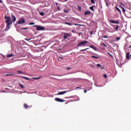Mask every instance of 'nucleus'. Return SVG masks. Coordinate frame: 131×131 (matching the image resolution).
Instances as JSON below:
<instances>
[{
    "instance_id": "nucleus-1",
    "label": "nucleus",
    "mask_w": 131,
    "mask_h": 131,
    "mask_svg": "<svg viewBox=\"0 0 131 131\" xmlns=\"http://www.w3.org/2000/svg\"><path fill=\"white\" fill-rule=\"evenodd\" d=\"M33 27H36V30L37 31H40L41 30H45V29H46V28H45V27H42L41 26H38V25L33 26Z\"/></svg>"
},
{
    "instance_id": "nucleus-2",
    "label": "nucleus",
    "mask_w": 131,
    "mask_h": 131,
    "mask_svg": "<svg viewBox=\"0 0 131 131\" xmlns=\"http://www.w3.org/2000/svg\"><path fill=\"white\" fill-rule=\"evenodd\" d=\"M5 19H6V20L5 21V23H6V24H12V23H13V21L11 19V17L10 16H5Z\"/></svg>"
},
{
    "instance_id": "nucleus-3",
    "label": "nucleus",
    "mask_w": 131,
    "mask_h": 131,
    "mask_svg": "<svg viewBox=\"0 0 131 131\" xmlns=\"http://www.w3.org/2000/svg\"><path fill=\"white\" fill-rule=\"evenodd\" d=\"M86 43H88V41H82V42H80L78 43V47H82L83 46H84V45H86Z\"/></svg>"
},
{
    "instance_id": "nucleus-4",
    "label": "nucleus",
    "mask_w": 131,
    "mask_h": 131,
    "mask_svg": "<svg viewBox=\"0 0 131 131\" xmlns=\"http://www.w3.org/2000/svg\"><path fill=\"white\" fill-rule=\"evenodd\" d=\"M25 23V19L20 18L17 21V24H24Z\"/></svg>"
},
{
    "instance_id": "nucleus-5",
    "label": "nucleus",
    "mask_w": 131,
    "mask_h": 131,
    "mask_svg": "<svg viewBox=\"0 0 131 131\" xmlns=\"http://www.w3.org/2000/svg\"><path fill=\"white\" fill-rule=\"evenodd\" d=\"M70 36V34L67 33H64L63 34V39L65 40V39H67L68 37H69Z\"/></svg>"
},
{
    "instance_id": "nucleus-6",
    "label": "nucleus",
    "mask_w": 131,
    "mask_h": 131,
    "mask_svg": "<svg viewBox=\"0 0 131 131\" xmlns=\"http://www.w3.org/2000/svg\"><path fill=\"white\" fill-rule=\"evenodd\" d=\"M55 100L56 101V102H60L61 103H63V102H65V100L59 98H55Z\"/></svg>"
},
{
    "instance_id": "nucleus-7",
    "label": "nucleus",
    "mask_w": 131,
    "mask_h": 131,
    "mask_svg": "<svg viewBox=\"0 0 131 131\" xmlns=\"http://www.w3.org/2000/svg\"><path fill=\"white\" fill-rule=\"evenodd\" d=\"M110 22L111 23H113V24H119V21H115V20H110Z\"/></svg>"
},
{
    "instance_id": "nucleus-8",
    "label": "nucleus",
    "mask_w": 131,
    "mask_h": 131,
    "mask_svg": "<svg viewBox=\"0 0 131 131\" xmlns=\"http://www.w3.org/2000/svg\"><path fill=\"white\" fill-rule=\"evenodd\" d=\"M126 41H127V42L130 43L131 42V36L126 37Z\"/></svg>"
},
{
    "instance_id": "nucleus-9",
    "label": "nucleus",
    "mask_w": 131,
    "mask_h": 131,
    "mask_svg": "<svg viewBox=\"0 0 131 131\" xmlns=\"http://www.w3.org/2000/svg\"><path fill=\"white\" fill-rule=\"evenodd\" d=\"M67 93V91H62V92H59L58 93V95H64V94H66Z\"/></svg>"
},
{
    "instance_id": "nucleus-10",
    "label": "nucleus",
    "mask_w": 131,
    "mask_h": 131,
    "mask_svg": "<svg viewBox=\"0 0 131 131\" xmlns=\"http://www.w3.org/2000/svg\"><path fill=\"white\" fill-rule=\"evenodd\" d=\"M20 77H21V78H24V79H26V80H30V78L27 77H24L23 76H21Z\"/></svg>"
},
{
    "instance_id": "nucleus-11",
    "label": "nucleus",
    "mask_w": 131,
    "mask_h": 131,
    "mask_svg": "<svg viewBox=\"0 0 131 131\" xmlns=\"http://www.w3.org/2000/svg\"><path fill=\"white\" fill-rule=\"evenodd\" d=\"M84 15H85V16H86V15H91V11H85Z\"/></svg>"
},
{
    "instance_id": "nucleus-12",
    "label": "nucleus",
    "mask_w": 131,
    "mask_h": 131,
    "mask_svg": "<svg viewBox=\"0 0 131 131\" xmlns=\"http://www.w3.org/2000/svg\"><path fill=\"white\" fill-rule=\"evenodd\" d=\"M11 24H7L6 31L10 29V25H11Z\"/></svg>"
},
{
    "instance_id": "nucleus-13",
    "label": "nucleus",
    "mask_w": 131,
    "mask_h": 131,
    "mask_svg": "<svg viewBox=\"0 0 131 131\" xmlns=\"http://www.w3.org/2000/svg\"><path fill=\"white\" fill-rule=\"evenodd\" d=\"M23 41H20L18 42L19 47H22V46H23Z\"/></svg>"
},
{
    "instance_id": "nucleus-14",
    "label": "nucleus",
    "mask_w": 131,
    "mask_h": 131,
    "mask_svg": "<svg viewBox=\"0 0 131 131\" xmlns=\"http://www.w3.org/2000/svg\"><path fill=\"white\" fill-rule=\"evenodd\" d=\"M126 58L128 60L129 59V53L127 52L126 55Z\"/></svg>"
},
{
    "instance_id": "nucleus-15",
    "label": "nucleus",
    "mask_w": 131,
    "mask_h": 131,
    "mask_svg": "<svg viewBox=\"0 0 131 131\" xmlns=\"http://www.w3.org/2000/svg\"><path fill=\"white\" fill-rule=\"evenodd\" d=\"M13 56H14V54H9L7 55V58H11V57H13Z\"/></svg>"
},
{
    "instance_id": "nucleus-16",
    "label": "nucleus",
    "mask_w": 131,
    "mask_h": 131,
    "mask_svg": "<svg viewBox=\"0 0 131 131\" xmlns=\"http://www.w3.org/2000/svg\"><path fill=\"white\" fill-rule=\"evenodd\" d=\"M90 48H91V49H93V50L97 51V48L96 47H95L93 46H90Z\"/></svg>"
},
{
    "instance_id": "nucleus-17",
    "label": "nucleus",
    "mask_w": 131,
    "mask_h": 131,
    "mask_svg": "<svg viewBox=\"0 0 131 131\" xmlns=\"http://www.w3.org/2000/svg\"><path fill=\"white\" fill-rule=\"evenodd\" d=\"M12 18L13 19V22H15V21H16V17H15V15H12Z\"/></svg>"
},
{
    "instance_id": "nucleus-18",
    "label": "nucleus",
    "mask_w": 131,
    "mask_h": 131,
    "mask_svg": "<svg viewBox=\"0 0 131 131\" xmlns=\"http://www.w3.org/2000/svg\"><path fill=\"white\" fill-rule=\"evenodd\" d=\"M118 40H120V37H117L115 39L114 41H118Z\"/></svg>"
},
{
    "instance_id": "nucleus-19",
    "label": "nucleus",
    "mask_w": 131,
    "mask_h": 131,
    "mask_svg": "<svg viewBox=\"0 0 131 131\" xmlns=\"http://www.w3.org/2000/svg\"><path fill=\"white\" fill-rule=\"evenodd\" d=\"M115 8L117 10H118V12H119V13H120V14H121V10H120V9H119L118 7H116Z\"/></svg>"
},
{
    "instance_id": "nucleus-20",
    "label": "nucleus",
    "mask_w": 131,
    "mask_h": 131,
    "mask_svg": "<svg viewBox=\"0 0 131 131\" xmlns=\"http://www.w3.org/2000/svg\"><path fill=\"white\" fill-rule=\"evenodd\" d=\"M115 8L117 10H118V12H119V13H120V14H121V10H120V9H119L118 7H116Z\"/></svg>"
},
{
    "instance_id": "nucleus-21",
    "label": "nucleus",
    "mask_w": 131,
    "mask_h": 131,
    "mask_svg": "<svg viewBox=\"0 0 131 131\" xmlns=\"http://www.w3.org/2000/svg\"><path fill=\"white\" fill-rule=\"evenodd\" d=\"M115 8L117 10H118V12H119V13H120V14H121V10H120V9H119L118 7H116Z\"/></svg>"
},
{
    "instance_id": "nucleus-22",
    "label": "nucleus",
    "mask_w": 131,
    "mask_h": 131,
    "mask_svg": "<svg viewBox=\"0 0 131 131\" xmlns=\"http://www.w3.org/2000/svg\"><path fill=\"white\" fill-rule=\"evenodd\" d=\"M91 58H94V59H99V57L95 56H94V55L92 56Z\"/></svg>"
},
{
    "instance_id": "nucleus-23",
    "label": "nucleus",
    "mask_w": 131,
    "mask_h": 131,
    "mask_svg": "<svg viewBox=\"0 0 131 131\" xmlns=\"http://www.w3.org/2000/svg\"><path fill=\"white\" fill-rule=\"evenodd\" d=\"M64 24H67V25H69L70 26H72V24L69 23L68 22H65Z\"/></svg>"
},
{
    "instance_id": "nucleus-24",
    "label": "nucleus",
    "mask_w": 131,
    "mask_h": 131,
    "mask_svg": "<svg viewBox=\"0 0 131 131\" xmlns=\"http://www.w3.org/2000/svg\"><path fill=\"white\" fill-rule=\"evenodd\" d=\"M19 85H20V88H21V89H25L24 85H23L22 84H19Z\"/></svg>"
},
{
    "instance_id": "nucleus-25",
    "label": "nucleus",
    "mask_w": 131,
    "mask_h": 131,
    "mask_svg": "<svg viewBox=\"0 0 131 131\" xmlns=\"http://www.w3.org/2000/svg\"><path fill=\"white\" fill-rule=\"evenodd\" d=\"M90 9L91 10V11H95V9H94V6L90 7Z\"/></svg>"
},
{
    "instance_id": "nucleus-26",
    "label": "nucleus",
    "mask_w": 131,
    "mask_h": 131,
    "mask_svg": "<svg viewBox=\"0 0 131 131\" xmlns=\"http://www.w3.org/2000/svg\"><path fill=\"white\" fill-rule=\"evenodd\" d=\"M119 28V26H117L116 28H115V29H116V30L118 31Z\"/></svg>"
},
{
    "instance_id": "nucleus-27",
    "label": "nucleus",
    "mask_w": 131,
    "mask_h": 131,
    "mask_svg": "<svg viewBox=\"0 0 131 131\" xmlns=\"http://www.w3.org/2000/svg\"><path fill=\"white\" fill-rule=\"evenodd\" d=\"M86 50H89V48H86L85 49L81 50L80 52H84V51H86Z\"/></svg>"
},
{
    "instance_id": "nucleus-28",
    "label": "nucleus",
    "mask_w": 131,
    "mask_h": 131,
    "mask_svg": "<svg viewBox=\"0 0 131 131\" xmlns=\"http://www.w3.org/2000/svg\"><path fill=\"white\" fill-rule=\"evenodd\" d=\"M24 107L26 108V109H27V108H28V105H27V104H25Z\"/></svg>"
},
{
    "instance_id": "nucleus-29",
    "label": "nucleus",
    "mask_w": 131,
    "mask_h": 131,
    "mask_svg": "<svg viewBox=\"0 0 131 131\" xmlns=\"http://www.w3.org/2000/svg\"><path fill=\"white\" fill-rule=\"evenodd\" d=\"M40 15H41V16H43V15H45V12H40L39 13Z\"/></svg>"
},
{
    "instance_id": "nucleus-30",
    "label": "nucleus",
    "mask_w": 131,
    "mask_h": 131,
    "mask_svg": "<svg viewBox=\"0 0 131 131\" xmlns=\"http://www.w3.org/2000/svg\"><path fill=\"white\" fill-rule=\"evenodd\" d=\"M27 29H28V28L20 29V30H26Z\"/></svg>"
},
{
    "instance_id": "nucleus-31",
    "label": "nucleus",
    "mask_w": 131,
    "mask_h": 131,
    "mask_svg": "<svg viewBox=\"0 0 131 131\" xmlns=\"http://www.w3.org/2000/svg\"><path fill=\"white\" fill-rule=\"evenodd\" d=\"M91 90H92V88H91L90 89H88L87 90H85L84 92L85 94V93H86V92H88V91H90Z\"/></svg>"
},
{
    "instance_id": "nucleus-32",
    "label": "nucleus",
    "mask_w": 131,
    "mask_h": 131,
    "mask_svg": "<svg viewBox=\"0 0 131 131\" xmlns=\"http://www.w3.org/2000/svg\"><path fill=\"white\" fill-rule=\"evenodd\" d=\"M95 1L96 0H91V3L95 4Z\"/></svg>"
},
{
    "instance_id": "nucleus-33",
    "label": "nucleus",
    "mask_w": 131,
    "mask_h": 131,
    "mask_svg": "<svg viewBox=\"0 0 131 131\" xmlns=\"http://www.w3.org/2000/svg\"><path fill=\"white\" fill-rule=\"evenodd\" d=\"M34 24H35V23H30L29 24V25H34Z\"/></svg>"
},
{
    "instance_id": "nucleus-34",
    "label": "nucleus",
    "mask_w": 131,
    "mask_h": 131,
    "mask_svg": "<svg viewBox=\"0 0 131 131\" xmlns=\"http://www.w3.org/2000/svg\"><path fill=\"white\" fill-rule=\"evenodd\" d=\"M25 40H27L28 41H30V40H31V38L29 39L25 38Z\"/></svg>"
},
{
    "instance_id": "nucleus-35",
    "label": "nucleus",
    "mask_w": 131,
    "mask_h": 131,
    "mask_svg": "<svg viewBox=\"0 0 131 131\" xmlns=\"http://www.w3.org/2000/svg\"><path fill=\"white\" fill-rule=\"evenodd\" d=\"M122 10L123 11V13H125V9H124V8H122Z\"/></svg>"
},
{
    "instance_id": "nucleus-36",
    "label": "nucleus",
    "mask_w": 131,
    "mask_h": 131,
    "mask_svg": "<svg viewBox=\"0 0 131 131\" xmlns=\"http://www.w3.org/2000/svg\"><path fill=\"white\" fill-rule=\"evenodd\" d=\"M80 35H83V33L82 32L79 33V36H80Z\"/></svg>"
},
{
    "instance_id": "nucleus-37",
    "label": "nucleus",
    "mask_w": 131,
    "mask_h": 131,
    "mask_svg": "<svg viewBox=\"0 0 131 131\" xmlns=\"http://www.w3.org/2000/svg\"><path fill=\"white\" fill-rule=\"evenodd\" d=\"M64 13H69V11L68 10H64Z\"/></svg>"
},
{
    "instance_id": "nucleus-38",
    "label": "nucleus",
    "mask_w": 131,
    "mask_h": 131,
    "mask_svg": "<svg viewBox=\"0 0 131 131\" xmlns=\"http://www.w3.org/2000/svg\"><path fill=\"white\" fill-rule=\"evenodd\" d=\"M103 77H104V78H107V75H106V74H104L103 75Z\"/></svg>"
},
{
    "instance_id": "nucleus-39",
    "label": "nucleus",
    "mask_w": 131,
    "mask_h": 131,
    "mask_svg": "<svg viewBox=\"0 0 131 131\" xmlns=\"http://www.w3.org/2000/svg\"><path fill=\"white\" fill-rule=\"evenodd\" d=\"M17 73H21L22 74H23V73H24L23 72L20 71H17Z\"/></svg>"
},
{
    "instance_id": "nucleus-40",
    "label": "nucleus",
    "mask_w": 131,
    "mask_h": 131,
    "mask_svg": "<svg viewBox=\"0 0 131 131\" xmlns=\"http://www.w3.org/2000/svg\"><path fill=\"white\" fill-rule=\"evenodd\" d=\"M33 78V79H36V80H37L38 79H39V78H38V77H36V78L34 77V78Z\"/></svg>"
},
{
    "instance_id": "nucleus-41",
    "label": "nucleus",
    "mask_w": 131,
    "mask_h": 131,
    "mask_svg": "<svg viewBox=\"0 0 131 131\" xmlns=\"http://www.w3.org/2000/svg\"><path fill=\"white\" fill-rule=\"evenodd\" d=\"M97 67H101V64L100 63H98L97 64Z\"/></svg>"
},
{
    "instance_id": "nucleus-42",
    "label": "nucleus",
    "mask_w": 131,
    "mask_h": 131,
    "mask_svg": "<svg viewBox=\"0 0 131 131\" xmlns=\"http://www.w3.org/2000/svg\"><path fill=\"white\" fill-rule=\"evenodd\" d=\"M103 38H108V37L107 36H103Z\"/></svg>"
},
{
    "instance_id": "nucleus-43",
    "label": "nucleus",
    "mask_w": 131,
    "mask_h": 131,
    "mask_svg": "<svg viewBox=\"0 0 131 131\" xmlns=\"http://www.w3.org/2000/svg\"><path fill=\"white\" fill-rule=\"evenodd\" d=\"M108 54L110 55V56L111 57V58H113V55L112 54H111L110 53H108Z\"/></svg>"
},
{
    "instance_id": "nucleus-44",
    "label": "nucleus",
    "mask_w": 131,
    "mask_h": 131,
    "mask_svg": "<svg viewBox=\"0 0 131 131\" xmlns=\"http://www.w3.org/2000/svg\"><path fill=\"white\" fill-rule=\"evenodd\" d=\"M57 9H58V11H60L61 10V9L60 8V7L59 6L57 7Z\"/></svg>"
},
{
    "instance_id": "nucleus-45",
    "label": "nucleus",
    "mask_w": 131,
    "mask_h": 131,
    "mask_svg": "<svg viewBox=\"0 0 131 131\" xmlns=\"http://www.w3.org/2000/svg\"><path fill=\"white\" fill-rule=\"evenodd\" d=\"M70 69H71V68L70 67L67 68V70H70Z\"/></svg>"
},
{
    "instance_id": "nucleus-46",
    "label": "nucleus",
    "mask_w": 131,
    "mask_h": 131,
    "mask_svg": "<svg viewBox=\"0 0 131 131\" xmlns=\"http://www.w3.org/2000/svg\"><path fill=\"white\" fill-rule=\"evenodd\" d=\"M105 4H106V6L107 7H108V3H107V2H105Z\"/></svg>"
},
{
    "instance_id": "nucleus-47",
    "label": "nucleus",
    "mask_w": 131,
    "mask_h": 131,
    "mask_svg": "<svg viewBox=\"0 0 131 131\" xmlns=\"http://www.w3.org/2000/svg\"><path fill=\"white\" fill-rule=\"evenodd\" d=\"M120 8H121V9H122V8H123V7L121 6V5L119 6Z\"/></svg>"
},
{
    "instance_id": "nucleus-48",
    "label": "nucleus",
    "mask_w": 131,
    "mask_h": 131,
    "mask_svg": "<svg viewBox=\"0 0 131 131\" xmlns=\"http://www.w3.org/2000/svg\"><path fill=\"white\" fill-rule=\"evenodd\" d=\"M109 32H111V33H113V32H114V31H109Z\"/></svg>"
},
{
    "instance_id": "nucleus-49",
    "label": "nucleus",
    "mask_w": 131,
    "mask_h": 131,
    "mask_svg": "<svg viewBox=\"0 0 131 131\" xmlns=\"http://www.w3.org/2000/svg\"><path fill=\"white\" fill-rule=\"evenodd\" d=\"M102 46H104V47H106V45H105L104 43H102Z\"/></svg>"
},
{
    "instance_id": "nucleus-50",
    "label": "nucleus",
    "mask_w": 131,
    "mask_h": 131,
    "mask_svg": "<svg viewBox=\"0 0 131 131\" xmlns=\"http://www.w3.org/2000/svg\"><path fill=\"white\" fill-rule=\"evenodd\" d=\"M41 76L38 77V78H39V79H40V78H41Z\"/></svg>"
},
{
    "instance_id": "nucleus-51",
    "label": "nucleus",
    "mask_w": 131,
    "mask_h": 131,
    "mask_svg": "<svg viewBox=\"0 0 131 131\" xmlns=\"http://www.w3.org/2000/svg\"><path fill=\"white\" fill-rule=\"evenodd\" d=\"M3 3V0H0V3Z\"/></svg>"
},
{
    "instance_id": "nucleus-52",
    "label": "nucleus",
    "mask_w": 131,
    "mask_h": 131,
    "mask_svg": "<svg viewBox=\"0 0 131 131\" xmlns=\"http://www.w3.org/2000/svg\"><path fill=\"white\" fill-rule=\"evenodd\" d=\"M6 75H13V74H7Z\"/></svg>"
},
{
    "instance_id": "nucleus-53",
    "label": "nucleus",
    "mask_w": 131,
    "mask_h": 131,
    "mask_svg": "<svg viewBox=\"0 0 131 131\" xmlns=\"http://www.w3.org/2000/svg\"><path fill=\"white\" fill-rule=\"evenodd\" d=\"M0 92H2V93H6V92H5V91H0Z\"/></svg>"
},
{
    "instance_id": "nucleus-54",
    "label": "nucleus",
    "mask_w": 131,
    "mask_h": 131,
    "mask_svg": "<svg viewBox=\"0 0 131 131\" xmlns=\"http://www.w3.org/2000/svg\"><path fill=\"white\" fill-rule=\"evenodd\" d=\"M79 88H78V87H77V88H76V89H79Z\"/></svg>"
},
{
    "instance_id": "nucleus-55",
    "label": "nucleus",
    "mask_w": 131,
    "mask_h": 131,
    "mask_svg": "<svg viewBox=\"0 0 131 131\" xmlns=\"http://www.w3.org/2000/svg\"><path fill=\"white\" fill-rule=\"evenodd\" d=\"M79 10H80H80H81V8H80Z\"/></svg>"
},
{
    "instance_id": "nucleus-56",
    "label": "nucleus",
    "mask_w": 131,
    "mask_h": 131,
    "mask_svg": "<svg viewBox=\"0 0 131 131\" xmlns=\"http://www.w3.org/2000/svg\"><path fill=\"white\" fill-rule=\"evenodd\" d=\"M129 48H131V46H129Z\"/></svg>"
},
{
    "instance_id": "nucleus-57",
    "label": "nucleus",
    "mask_w": 131,
    "mask_h": 131,
    "mask_svg": "<svg viewBox=\"0 0 131 131\" xmlns=\"http://www.w3.org/2000/svg\"><path fill=\"white\" fill-rule=\"evenodd\" d=\"M68 0H66V2H67Z\"/></svg>"
},
{
    "instance_id": "nucleus-58",
    "label": "nucleus",
    "mask_w": 131,
    "mask_h": 131,
    "mask_svg": "<svg viewBox=\"0 0 131 131\" xmlns=\"http://www.w3.org/2000/svg\"><path fill=\"white\" fill-rule=\"evenodd\" d=\"M79 10H80V8H79Z\"/></svg>"
}]
</instances>
